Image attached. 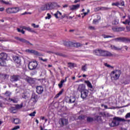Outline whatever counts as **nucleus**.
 Returning <instances> with one entry per match:
<instances>
[{"label":"nucleus","mask_w":130,"mask_h":130,"mask_svg":"<svg viewBox=\"0 0 130 130\" xmlns=\"http://www.w3.org/2000/svg\"><path fill=\"white\" fill-rule=\"evenodd\" d=\"M89 93V91L87 89L85 90H82L81 92V97L82 99H85L88 97V94Z\"/></svg>","instance_id":"nucleus-10"},{"label":"nucleus","mask_w":130,"mask_h":130,"mask_svg":"<svg viewBox=\"0 0 130 130\" xmlns=\"http://www.w3.org/2000/svg\"><path fill=\"white\" fill-rule=\"evenodd\" d=\"M59 88H61L62 87V84L60 83V84H58Z\"/></svg>","instance_id":"nucleus-64"},{"label":"nucleus","mask_w":130,"mask_h":130,"mask_svg":"<svg viewBox=\"0 0 130 130\" xmlns=\"http://www.w3.org/2000/svg\"><path fill=\"white\" fill-rule=\"evenodd\" d=\"M125 118H130V113H128L125 116Z\"/></svg>","instance_id":"nucleus-57"},{"label":"nucleus","mask_w":130,"mask_h":130,"mask_svg":"<svg viewBox=\"0 0 130 130\" xmlns=\"http://www.w3.org/2000/svg\"><path fill=\"white\" fill-rule=\"evenodd\" d=\"M24 80L30 85H34L36 83V79L30 77H26Z\"/></svg>","instance_id":"nucleus-6"},{"label":"nucleus","mask_w":130,"mask_h":130,"mask_svg":"<svg viewBox=\"0 0 130 130\" xmlns=\"http://www.w3.org/2000/svg\"><path fill=\"white\" fill-rule=\"evenodd\" d=\"M41 11H48V5L46 4L41 8Z\"/></svg>","instance_id":"nucleus-27"},{"label":"nucleus","mask_w":130,"mask_h":130,"mask_svg":"<svg viewBox=\"0 0 130 130\" xmlns=\"http://www.w3.org/2000/svg\"><path fill=\"white\" fill-rule=\"evenodd\" d=\"M84 83L87 84L88 88H90V89H93V86L92 85V84L91 83V82H90V81H85Z\"/></svg>","instance_id":"nucleus-21"},{"label":"nucleus","mask_w":130,"mask_h":130,"mask_svg":"<svg viewBox=\"0 0 130 130\" xmlns=\"http://www.w3.org/2000/svg\"><path fill=\"white\" fill-rule=\"evenodd\" d=\"M89 11L88 10L87 12H84L83 13H82L81 15H82V18H84V17H85V16H87V15H88V13H89Z\"/></svg>","instance_id":"nucleus-45"},{"label":"nucleus","mask_w":130,"mask_h":130,"mask_svg":"<svg viewBox=\"0 0 130 130\" xmlns=\"http://www.w3.org/2000/svg\"><path fill=\"white\" fill-rule=\"evenodd\" d=\"M51 18V15L49 14L48 13L47 14V16H46L45 17V19L47 20V19H48V20H49L50 18Z\"/></svg>","instance_id":"nucleus-47"},{"label":"nucleus","mask_w":130,"mask_h":130,"mask_svg":"<svg viewBox=\"0 0 130 130\" xmlns=\"http://www.w3.org/2000/svg\"><path fill=\"white\" fill-rule=\"evenodd\" d=\"M16 109H17V108H14V107H11L10 108L11 111H14V110H16Z\"/></svg>","instance_id":"nucleus-60"},{"label":"nucleus","mask_w":130,"mask_h":130,"mask_svg":"<svg viewBox=\"0 0 130 130\" xmlns=\"http://www.w3.org/2000/svg\"><path fill=\"white\" fill-rule=\"evenodd\" d=\"M20 128V126H15L14 128L12 129V130H17Z\"/></svg>","instance_id":"nucleus-54"},{"label":"nucleus","mask_w":130,"mask_h":130,"mask_svg":"<svg viewBox=\"0 0 130 130\" xmlns=\"http://www.w3.org/2000/svg\"><path fill=\"white\" fill-rule=\"evenodd\" d=\"M1 2L2 3V4H5V5H10L9 2L4 1V0H1Z\"/></svg>","instance_id":"nucleus-50"},{"label":"nucleus","mask_w":130,"mask_h":130,"mask_svg":"<svg viewBox=\"0 0 130 130\" xmlns=\"http://www.w3.org/2000/svg\"><path fill=\"white\" fill-rule=\"evenodd\" d=\"M37 101H38V95L35 93H32L31 98L28 102L29 105H31V106H34V105H35L37 103Z\"/></svg>","instance_id":"nucleus-3"},{"label":"nucleus","mask_w":130,"mask_h":130,"mask_svg":"<svg viewBox=\"0 0 130 130\" xmlns=\"http://www.w3.org/2000/svg\"><path fill=\"white\" fill-rule=\"evenodd\" d=\"M21 79V76L20 75H13L11 77V82H17Z\"/></svg>","instance_id":"nucleus-11"},{"label":"nucleus","mask_w":130,"mask_h":130,"mask_svg":"<svg viewBox=\"0 0 130 130\" xmlns=\"http://www.w3.org/2000/svg\"><path fill=\"white\" fill-rule=\"evenodd\" d=\"M65 82H67V78L65 79V80H61L60 83L63 84V83H64Z\"/></svg>","instance_id":"nucleus-62"},{"label":"nucleus","mask_w":130,"mask_h":130,"mask_svg":"<svg viewBox=\"0 0 130 130\" xmlns=\"http://www.w3.org/2000/svg\"><path fill=\"white\" fill-rule=\"evenodd\" d=\"M99 56H116V54H112L110 52L105 51L102 49H100V55Z\"/></svg>","instance_id":"nucleus-4"},{"label":"nucleus","mask_w":130,"mask_h":130,"mask_svg":"<svg viewBox=\"0 0 130 130\" xmlns=\"http://www.w3.org/2000/svg\"><path fill=\"white\" fill-rule=\"evenodd\" d=\"M78 118L80 120H83V119H85V116L84 115H80L78 117Z\"/></svg>","instance_id":"nucleus-41"},{"label":"nucleus","mask_w":130,"mask_h":130,"mask_svg":"<svg viewBox=\"0 0 130 130\" xmlns=\"http://www.w3.org/2000/svg\"><path fill=\"white\" fill-rule=\"evenodd\" d=\"M101 7H97L96 8H95L94 9V11L95 12H98V11H101Z\"/></svg>","instance_id":"nucleus-55"},{"label":"nucleus","mask_w":130,"mask_h":130,"mask_svg":"<svg viewBox=\"0 0 130 130\" xmlns=\"http://www.w3.org/2000/svg\"><path fill=\"white\" fill-rule=\"evenodd\" d=\"M15 124H19V123H21V121L19 120V118H15L14 119L13 121H12Z\"/></svg>","instance_id":"nucleus-26"},{"label":"nucleus","mask_w":130,"mask_h":130,"mask_svg":"<svg viewBox=\"0 0 130 130\" xmlns=\"http://www.w3.org/2000/svg\"><path fill=\"white\" fill-rule=\"evenodd\" d=\"M35 114H36V112L34 111L32 113L29 114V116H35Z\"/></svg>","instance_id":"nucleus-51"},{"label":"nucleus","mask_w":130,"mask_h":130,"mask_svg":"<svg viewBox=\"0 0 130 130\" xmlns=\"http://www.w3.org/2000/svg\"><path fill=\"white\" fill-rule=\"evenodd\" d=\"M93 54H95V55H98L99 56V55H100V49H96L94 50Z\"/></svg>","instance_id":"nucleus-29"},{"label":"nucleus","mask_w":130,"mask_h":130,"mask_svg":"<svg viewBox=\"0 0 130 130\" xmlns=\"http://www.w3.org/2000/svg\"><path fill=\"white\" fill-rule=\"evenodd\" d=\"M103 37H104V38H114V36L103 35Z\"/></svg>","instance_id":"nucleus-36"},{"label":"nucleus","mask_w":130,"mask_h":130,"mask_svg":"<svg viewBox=\"0 0 130 130\" xmlns=\"http://www.w3.org/2000/svg\"><path fill=\"white\" fill-rule=\"evenodd\" d=\"M111 49H113L114 50H117V51L121 50V49H122V47L119 48L118 47H116V46L113 45L111 46Z\"/></svg>","instance_id":"nucleus-20"},{"label":"nucleus","mask_w":130,"mask_h":130,"mask_svg":"<svg viewBox=\"0 0 130 130\" xmlns=\"http://www.w3.org/2000/svg\"><path fill=\"white\" fill-rule=\"evenodd\" d=\"M69 103H74L76 101V98L75 96H71L70 98H69Z\"/></svg>","instance_id":"nucleus-25"},{"label":"nucleus","mask_w":130,"mask_h":130,"mask_svg":"<svg viewBox=\"0 0 130 130\" xmlns=\"http://www.w3.org/2000/svg\"><path fill=\"white\" fill-rule=\"evenodd\" d=\"M8 58V54L5 52H2L0 53V59H3L4 60H6Z\"/></svg>","instance_id":"nucleus-13"},{"label":"nucleus","mask_w":130,"mask_h":130,"mask_svg":"<svg viewBox=\"0 0 130 130\" xmlns=\"http://www.w3.org/2000/svg\"><path fill=\"white\" fill-rule=\"evenodd\" d=\"M32 54H34V55H38L39 56H43V55H42V54H41V53H39L38 51L34 50L33 52H32Z\"/></svg>","instance_id":"nucleus-23"},{"label":"nucleus","mask_w":130,"mask_h":130,"mask_svg":"<svg viewBox=\"0 0 130 130\" xmlns=\"http://www.w3.org/2000/svg\"><path fill=\"white\" fill-rule=\"evenodd\" d=\"M88 28L90 30H95V27L94 26H89Z\"/></svg>","instance_id":"nucleus-58"},{"label":"nucleus","mask_w":130,"mask_h":130,"mask_svg":"<svg viewBox=\"0 0 130 130\" xmlns=\"http://www.w3.org/2000/svg\"><path fill=\"white\" fill-rule=\"evenodd\" d=\"M86 86L84 84H80L79 85L77 90L78 91H79V92H81L82 91H85L86 89H85Z\"/></svg>","instance_id":"nucleus-15"},{"label":"nucleus","mask_w":130,"mask_h":130,"mask_svg":"<svg viewBox=\"0 0 130 130\" xmlns=\"http://www.w3.org/2000/svg\"><path fill=\"white\" fill-rule=\"evenodd\" d=\"M81 70L83 71V72H86V71H87V64H85V65L82 66Z\"/></svg>","instance_id":"nucleus-34"},{"label":"nucleus","mask_w":130,"mask_h":130,"mask_svg":"<svg viewBox=\"0 0 130 130\" xmlns=\"http://www.w3.org/2000/svg\"><path fill=\"white\" fill-rule=\"evenodd\" d=\"M39 59H40V60H42V61H44V62H46V61H47V59H43V58H41V57H40V58H39Z\"/></svg>","instance_id":"nucleus-56"},{"label":"nucleus","mask_w":130,"mask_h":130,"mask_svg":"<svg viewBox=\"0 0 130 130\" xmlns=\"http://www.w3.org/2000/svg\"><path fill=\"white\" fill-rule=\"evenodd\" d=\"M17 30L18 31V32H19L20 33H22V34H25V31H24V30L21 29L20 28H17Z\"/></svg>","instance_id":"nucleus-39"},{"label":"nucleus","mask_w":130,"mask_h":130,"mask_svg":"<svg viewBox=\"0 0 130 130\" xmlns=\"http://www.w3.org/2000/svg\"><path fill=\"white\" fill-rule=\"evenodd\" d=\"M23 107V103H21L20 105H17L16 106V109H21Z\"/></svg>","instance_id":"nucleus-35"},{"label":"nucleus","mask_w":130,"mask_h":130,"mask_svg":"<svg viewBox=\"0 0 130 130\" xmlns=\"http://www.w3.org/2000/svg\"><path fill=\"white\" fill-rule=\"evenodd\" d=\"M11 94H12V93H11V92H10L9 91H7L4 93V95H5V97H10V96H11Z\"/></svg>","instance_id":"nucleus-31"},{"label":"nucleus","mask_w":130,"mask_h":130,"mask_svg":"<svg viewBox=\"0 0 130 130\" xmlns=\"http://www.w3.org/2000/svg\"><path fill=\"white\" fill-rule=\"evenodd\" d=\"M31 26L32 27H34V28H39V25H36V24H35V23H32L31 24Z\"/></svg>","instance_id":"nucleus-48"},{"label":"nucleus","mask_w":130,"mask_h":130,"mask_svg":"<svg viewBox=\"0 0 130 130\" xmlns=\"http://www.w3.org/2000/svg\"><path fill=\"white\" fill-rule=\"evenodd\" d=\"M125 29V28L124 27H120L112 28V30H113L114 32H120V31H124Z\"/></svg>","instance_id":"nucleus-14"},{"label":"nucleus","mask_w":130,"mask_h":130,"mask_svg":"<svg viewBox=\"0 0 130 130\" xmlns=\"http://www.w3.org/2000/svg\"><path fill=\"white\" fill-rule=\"evenodd\" d=\"M126 29L127 30L128 32H130V26H126Z\"/></svg>","instance_id":"nucleus-63"},{"label":"nucleus","mask_w":130,"mask_h":130,"mask_svg":"<svg viewBox=\"0 0 130 130\" xmlns=\"http://www.w3.org/2000/svg\"><path fill=\"white\" fill-rule=\"evenodd\" d=\"M56 55H58L59 56H64V55L62 54V53H60L59 52H57V53H54Z\"/></svg>","instance_id":"nucleus-53"},{"label":"nucleus","mask_w":130,"mask_h":130,"mask_svg":"<svg viewBox=\"0 0 130 130\" xmlns=\"http://www.w3.org/2000/svg\"><path fill=\"white\" fill-rule=\"evenodd\" d=\"M58 15V13H57V12H56V13H55L54 14V16H55V18H56V19H58V16H57Z\"/></svg>","instance_id":"nucleus-61"},{"label":"nucleus","mask_w":130,"mask_h":130,"mask_svg":"<svg viewBox=\"0 0 130 130\" xmlns=\"http://www.w3.org/2000/svg\"><path fill=\"white\" fill-rule=\"evenodd\" d=\"M105 67H107V68H111V69H113V67L107 64V63H105Z\"/></svg>","instance_id":"nucleus-52"},{"label":"nucleus","mask_w":130,"mask_h":130,"mask_svg":"<svg viewBox=\"0 0 130 130\" xmlns=\"http://www.w3.org/2000/svg\"><path fill=\"white\" fill-rule=\"evenodd\" d=\"M38 66V63H37V61H31L28 63V69L30 70H35L37 66Z\"/></svg>","instance_id":"nucleus-8"},{"label":"nucleus","mask_w":130,"mask_h":130,"mask_svg":"<svg viewBox=\"0 0 130 130\" xmlns=\"http://www.w3.org/2000/svg\"><path fill=\"white\" fill-rule=\"evenodd\" d=\"M15 39H16V40H18V41H20V42H22V43H25V44H27V45L33 46V44L30 43L29 41L26 40L24 38H20L19 37H15Z\"/></svg>","instance_id":"nucleus-7"},{"label":"nucleus","mask_w":130,"mask_h":130,"mask_svg":"<svg viewBox=\"0 0 130 130\" xmlns=\"http://www.w3.org/2000/svg\"><path fill=\"white\" fill-rule=\"evenodd\" d=\"M13 60L16 62V63H17V64H20V63H21V59L18 56L14 57Z\"/></svg>","instance_id":"nucleus-18"},{"label":"nucleus","mask_w":130,"mask_h":130,"mask_svg":"<svg viewBox=\"0 0 130 130\" xmlns=\"http://www.w3.org/2000/svg\"><path fill=\"white\" fill-rule=\"evenodd\" d=\"M13 14H17L20 11V8L19 7H14L12 8Z\"/></svg>","instance_id":"nucleus-22"},{"label":"nucleus","mask_w":130,"mask_h":130,"mask_svg":"<svg viewBox=\"0 0 130 130\" xmlns=\"http://www.w3.org/2000/svg\"><path fill=\"white\" fill-rule=\"evenodd\" d=\"M74 47H80V46H82L83 44L80 43H75L73 44Z\"/></svg>","instance_id":"nucleus-30"},{"label":"nucleus","mask_w":130,"mask_h":130,"mask_svg":"<svg viewBox=\"0 0 130 130\" xmlns=\"http://www.w3.org/2000/svg\"><path fill=\"white\" fill-rule=\"evenodd\" d=\"M87 121L88 122H92V121H94V118L93 117H88L87 118Z\"/></svg>","instance_id":"nucleus-33"},{"label":"nucleus","mask_w":130,"mask_h":130,"mask_svg":"<svg viewBox=\"0 0 130 130\" xmlns=\"http://www.w3.org/2000/svg\"><path fill=\"white\" fill-rule=\"evenodd\" d=\"M47 5L49 10H54V9H58V8H60V6L58 5L56 3H50Z\"/></svg>","instance_id":"nucleus-5"},{"label":"nucleus","mask_w":130,"mask_h":130,"mask_svg":"<svg viewBox=\"0 0 130 130\" xmlns=\"http://www.w3.org/2000/svg\"><path fill=\"white\" fill-rule=\"evenodd\" d=\"M22 29H24V30H27V31H29V32H35V31L32 30L31 28L29 27H26V26H23Z\"/></svg>","instance_id":"nucleus-28"},{"label":"nucleus","mask_w":130,"mask_h":130,"mask_svg":"<svg viewBox=\"0 0 130 130\" xmlns=\"http://www.w3.org/2000/svg\"><path fill=\"white\" fill-rule=\"evenodd\" d=\"M112 6H116V7H119V6H120V4L118 2H117L116 3H112Z\"/></svg>","instance_id":"nucleus-44"},{"label":"nucleus","mask_w":130,"mask_h":130,"mask_svg":"<svg viewBox=\"0 0 130 130\" xmlns=\"http://www.w3.org/2000/svg\"><path fill=\"white\" fill-rule=\"evenodd\" d=\"M120 121H122V122H125V121H128V122H129L130 120H126L125 119L119 117H114L113 118L112 122L110 124V125L112 127L117 126L119 125V122H120Z\"/></svg>","instance_id":"nucleus-1"},{"label":"nucleus","mask_w":130,"mask_h":130,"mask_svg":"<svg viewBox=\"0 0 130 130\" xmlns=\"http://www.w3.org/2000/svg\"><path fill=\"white\" fill-rule=\"evenodd\" d=\"M21 96L23 99H28V96H27V95L25 94L24 93H22L21 94Z\"/></svg>","instance_id":"nucleus-37"},{"label":"nucleus","mask_w":130,"mask_h":130,"mask_svg":"<svg viewBox=\"0 0 130 130\" xmlns=\"http://www.w3.org/2000/svg\"><path fill=\"white\" fill-rule=\"evenodd\" d=\"M80 8V4H77L76 5H72L70 7V9L71 11H74L75 10H77V9H79Z\"/></svg>","instance_id":"nucleus-17"},{"label":"nucleus","mask_w":130,"mask_h":130,"mask_svg":"<svg viewBox=\"0 0 130 130\" xmlns=\"http://www.w3.org/2000/svg\"><path fill=\"white\" fill-rule=\"evenodd\" d=\"M6 12L7 14H13V8H8L6 9Z\"/></svg>","instance_id":"nucleus-24"},{"label":"nucleus","mask_w":130,"mask_h":130,"mask_svg":"<svg viewBox=\"0 0 130 130\" xmlns=\"http://www.w3.org/2000/svg\"><path fill=\"white\" fill-rule=\"evenodd\" d=\"M6 66H7V62H6V60L0 59V67H6Z\"/></svg>","instance_id":"nucleus-19"},{"label":"nucleus","mask_w":130,"mask_h":130,"mask_svg":"<svg viewBox=\"0 0 130 130\" xmlns=\"http://www.w3.org/2000/svg\"><path fill=\"white\" fill-rule=\"evenodd\" d=\"M122 23L125 25H126V24H128V25H129V21L127 19H126L125 21H123Z\"/></svg>","instance_id":"nucleus-43"},{"label":"nucleus","mask_w":130,"mask_h":130,"mask_svg":"<svg viewBox=\"0 0 130 130\" xmlns=\"http://www.w3.org/2000/svg\"><path fill=\"white\" fill-rule=\"evenodd\" d=\"M9 101H12L13 103H18V100H17L16 99H12L9 98Z\"/></svg>","instance_id":"nucleus-38"},{"label":"nucleus","mask_w":130,"mask_h":130,"mask_svg":"<svg viewBox=\"0 0 130 130\" xmlns=\"http://www.w3.org/2000/svg\"><path fill=\"white\" fill-rule=\"evenodd\" d=\"M120 75H121V71L120 70H115L111 72L110 76L112 80L116 81L119 79Z\"/></svg>","instance_id":"nucleus-2"},{"label":"nucleus","mask_w":130,"mask_h":130,"mask_svg":"<svg viewBox=\"0 0 130 130\" xmlns=\"http://www.w3.org/2000/svg\"><path fill=\"white\" fill-rule=\"evenodd\" d=\"M44 91V89L43 88V87L41 86H37L36 92L38 94H42Z\"/></svg>","instance_id":"nucleus-12"},{"label":"nucleus","mask_w":130,"mask_h":130,"mask_svg":"<svg viewBox=\"0 0 130 130\" xmlns=\"http://www.w3.org/2000/svg\"><path fill=\"white\" fill-rule=\"evenodd\" d=\"M115 41H120L121 42H130V38H117L114 39Z\"/></svg>","instance_id":"nucleus-9"},{"label":"nucleus","mask_w":130,"mask_h":130,"mask_svg":"<svg viewBox=\"0 0 130 130\" xmlns=\"http://www.w3.org/2000/svg\"><path fill=\"white\" fill-rule=\"evenodd\" d=\"M60 124L62 126L67 125V124H68V119H61L60 121Z\"/></svg>","instance_id":"nucleus-16"},{"label":"nucleus","mask_w":130,"mask_h":130,"mask_svg":"<svg viewBox=\"0 0 130 130\" xmlns=\"http://www.w3.org/2000/svg\"><path fill=\"white\" fill-rule=\"evenodd\" d=\"M95 118L98 121H100V120H101V116H96Z\"/></svg>","instance_id":"nucleus-46"},{"label":"nucleus","mask_w":130,"mask_h":130,"mask_svg":"<svg viewBox=\"0 0 130 130\" xmlns=\"http://www.w3.org/2000/svg\"><path fill=\"white\" fill-rule=\"evenodd\" d=\"M75 67V64L72 62H69L68 63V68H70V69H73Z\"/></svg>","instance_id":"nucleus-32"},{"label":"nucleus","mask_w":130,"mask_h":130,"mask_svg":"<svg viewBox=\"0 0 130 130\" xmlns=\"http://www.w3.org/2000/svg\"><path fill=\"white\" fill-rule=\"evenodd\" d=\"M113 24H114V25H117V24H118V20L115 19L113 22Z\"/></svg>","instance_id":"nucleus-49"},{"label":"nucleus","mask_w":130,"mask_h":130,"mask_svg":"<svg viewBox=\"0 0 130 130\" xmlns=\"http://www.w3.org/2000/svg\"><path fill=\"white\" fill-rule=\"evenodd\" d=\"M99 20L98 19H94L93 21V24H97V23H98Z\"/></svg>","instance_id":"nucleus-59"},{"label":"nucleus","mask_w":130,"mask_h":130,"mask_svg":"<svg viewBox=\"0 0 130 130\" xmlns=\"http://www.w3.org/2000/svg\"><path fill=\"white\" fill-rule=\"evenodd\" d=\"M34 50H30V49H27L26 50V52H28V53H33V51Z\"/></svg>","instance_id":"nucleus-42"},{"label":"nucleus","mask_w":130,"mask_h":130,"mask_svg":"<svg viewBox=\"0 0 130 130\" xmlns=\"http://www.w3.org/2000/svg\"><path fill=\"white\" fill-rule=\"evenodd\" d=\"M109 9L108 7H101V11H108Z\"/></svg>","instance_id":"nucleus-40"}]
</instances>
